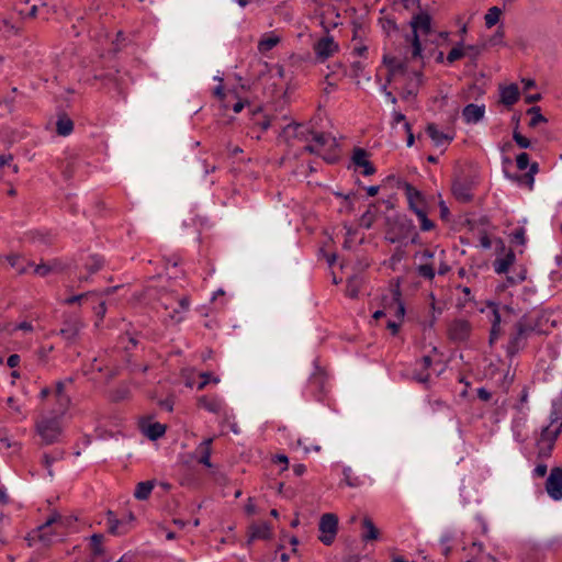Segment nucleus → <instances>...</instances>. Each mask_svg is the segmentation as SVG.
Listing matches in <instances>:
<instances>
[{
  "label": "nucleus",
  "mask_w": 562,
  "mask_h": 562,
  "mask_svg": "<svg viewBox=\"0 0 562 562\" xmlns=\"http://www.w3.org/2000/svg\"><path fill=\"white\" fill-rule=\"evenodd\" d=\"M539 318L531 315H522L513 326L506 345V355L509 358L515 357L520 350L525 349L528 339L533 334H541Z\"/></svg>",
  "instance_id": "obj_1"
},
{
  "label": "nucleus",
  "mask_w": 562,
  "mask_h": 562,
  "mask_svg": "<svg viewBox=\"0 0 562 562\" xmlns=\"http://www.w3.org/2000/svg\"><path fill=\"white\" fill-rule=\"evenodd\" d=\"M412 32L406 35V42L412 45V57H422V43L419 34L428 35L431 32V16L426 12L415 14L409 22Z\"/></svg>",
  "instance_id": "obj_2"
},
{
  "label": "nucleus",
  "mask_w": 562,
  "mask_h": 562,
  "mask_svg": "<svg viewBox=\"0 0 562 562\" xmlns=\"http://www.w3.org/2000/svg\"><path fill=\"white\" fill-rule=\"evenodd\" d=\"M36 432L42 439L43 445H53L58 442L61 436V426L59 417L44 416L36 422Z\"/></svg>",
  "instance_id": "obj_3"
},
{
  "label": "nucleus",
  "mask_w": 562,
  "mask_h": 562,
  "mask_svg": "<svg viewBox=\"0 0 562 562\" xmlns=\"http://www.w3.org/2000/svg\"><path fill=\"white\" fill-rule=\"evenodd\" d=\"M307 134L311 135V139L315 142V145L318 148V156L323 157L324 160L330 164L337 160L338 144L334 136L327 133H317L313 131H307Z\"/></svg>",
  "instance_id": "obj_4"
},
{
  "label": "nucleus",
  "mask_w": 562,
  "mask_h": 562,
  "mask_svg": "<svg viewBox=\"0 0 562 562\" xmlns=\"http://www.w3.org/2000/svg\"><path fill=\"white\" fill-rule=\"evenodd\" d=\"M561 431V425H548L544 428H542L540 437L537 440L538 458L547 459L551 456L555 441Z\"/></svg>",
  "instance_id": "obj_5"
},
{
  "label": "nucleus",
  "mask_w": 562,
  "mask_h": 562,
  "mask_svg": "<svg viewBox=\"0 0 562 562\" xmlns=\"http://www.w3.org/2000/svg\"><path fill=\"white\" fill-rule=\"evenodd\" d=\"M85 327L81 318L76 314H65L58 334L67 344H75Z\"/></svg>",
  "instance_id": "obj_6"
},
{
  "label": "nucleus",
  "mask_w": 562,
  "mask_h": 562,
  "mask_svg": "<svg viewBox=\"0 0 562 562\" xmlns=\"http://www.w3.org/2000/svg\"><path fill=\"white\" fill-rule=\"evenodd\" d=\"M318 528L322 533L318 537L319 541L325 546L331 544L338 529V517L331 513L322 515Z\"/></svg>",
  "instance_id": "obj_7"
},
{
  "label": "nucleus",
  "mask_w": 562,
  "mask_h": 562,
  "mask_svg": "<svg viewBox=\"0 0 562 562\" xmlns=\"http://www.w3.org/2000/svg\"><path fill=\"white\" fill-rule=\"evenodd\" d=\"M471 324L463 318L452 321L448 326V337L452 341L462 342L465 341L471 334Z\"/></svg>",
  "instance_id": "obj_8"
},
{
  "label": "nucleus",
  "mask_w": 562,
  "mask_h": 562,
  "mask_svg": "<svg viewBox=\"0 0 562 562\" xmlns=\"http://www.w3.org/2000/svg\"><path fill=\"white\" fill-rule=\"evenodd\" d=\"M546 491L552 499H562V468L555 467L551 470L546 482Z\"/></svg>",
  "instance_id": "obj_9"
},
{
  "label": "nucleus",
  "mask_w": 562,
  "mask_h": 562,
  "mask_svg": "<svg viewBox=\"0 0 562 562\" xmlns=\"http://www.w3.org/2000/svg\"><path fill=\"white\" fill-rule=\"evenodd\" d=\"M198 405L212 414L227 416V407L217 395H203L199 397Z\"/></svg>",
  "instance_id": "obj_10"
},
{
  "label": "nucleus",
  "mask_w": 562,
  "mask_h": 562,
  "mask_svg": "<svg viewBox=\"0 0 562 562\" xmlns=\"http://www.w3.org/2000/svg\"><path fill=\"white\" fill-rule=\"evenodd\" d=\"M337 50L338 44L334 41L333 36L322 37L314 44V52L322 61L333 56Z\"/></svg>",
  "instance_id": "obj_11"
},
{
  "label": "nucleus",
  "mask_w": 562,
  "mask_h": 562,
  "mask_svg": "<svg viewBox=\"0 0 562 562\" xmlns=\"http://www.w3.org/2000/svg\"><path fill=\"white\" fill-rule=\"evenodd\" d=\"M369 153L360 147H356L352 151L351 160L356 167L362 168L363 176L373 175L376 169L369 160Z\"/></svg>",
  "instance_id": "obj_12"
},
{
  "label": "nucleus",
  "mask_w": 562,
  "mask_h": 562,
  "mask_svg": "<svg viewBox=\"0 0 562 562\" xmlns=\"http://www.w3.org/2000/svg\"><path fill=\"white\" fill-rule=\"evenodd\" d=\"M472 189L473 183L469 179H457L452 184V193L454 198L463 203L470 202L472 200Z\"/></svg>",
  "instance_id": "obj_13"
},
{
  "label": "nucleus",
  "mask_w": 562,
  "mask_h": 562,
  "mask_svg": "<svg viewBox=\"0 0 562 562\" xmlns=\"http://www.w3.org/2000/svg\"><path fill=\"white\" fill-rule=\"evenodd\" d=\"M406 75L408 82L402 92V99L404 100H408L411 97H415L419 87L423 85V74L420 71H413Z\"/></svg>",
  "instance_id": "obj_14"
},
{
  "label": "nucleus",
  "mask_w": 562,
  "mask_h": 562,
  "mask_svg": "<svg viewBox=\"0 0 562 562\" xmlns=\"http://www.w3.org/2000/svg\"><path fill=\"white\" fill-rule=\"evenodd\" d=\"M387 308H390L389 315L394 316L400 322L403 321L405 315V307L401 301V291L398 286H395L391 290V303L387 305Z\"/></svg>",
  "instance_id": "obj_15"
},
{
  "label": "nucleus",
  "mask_w": 562,
  "mask_h": 562,
  "mask_svg": "<svg viewBox=\"0 0 562 562\" xmlns=\"http://www.w3.org/2000/svg\"><path fill=\"white\" fill-rule=\"evenodd\" d=\"M383 63L387 67L386 83L392 82L397 75H406V68L403 61L396 57L384 56Z\"/></svg>",
  "instance_id": "obj_16"
},
{
  "label": "nucleus",
  "mask_w": 562,
  "mask_h": 562,
  "mask_svg": "<svg viewBox=\"0 0 562 562\" xmlns=\"http://www.w3.org/2000/svg\"><path fill=\"white\" fill-rule=\"evenodd\" d=\"M485 114V105H477L474 103H470L464 106L462 111V117L468 124H475L480 122Z\"/></svg>",
  "instance_id": "obj_17"
},
{
  "label": "nucleus",
  "mask_w": 562,
  "mask_h": 562,
  "mask_svg": "<svg viewBox=\"0 0 562 562\" xmlns=\"http://www.w3.org/2000/svg\"><path fill=\"white\" fill-rule=\"evenodd\" d=\"M405 193L407 196L409 209L417 214V211H424V200L422 193L412 184H405Z\"/></svg>",
  "instance_id": "obj_18"
},
{
  "label": "nucleus",
  "mask_w": 562,
  "mask_h": 562,
  "mask_svg": "<svg viewBox=\"0 0 562 562\" xmlns=\"http://www.w3.org/2000/svg\"><path fill=\"white\" fill-rule=\"evenodd\" d=\"M426 132L436 146H441L446 143H450L454 138V133L441 132L434 123L427 125Z\"/></svg>",
  "instance_id": "obj_19"
},
{
  "label": "nucleus",
  "mask_w": 562,
  "mask_h": 562,
  "mask_svg": "<svg viewBox=\"0 0 562 562\" xmlns=\"http://www.w3.org/2000/svg\"><path fill=\"white\" fill-rule=\"evenodd\" d=\"M212 443L213 438H206L195 449V452L199 454L198 462L210 469L213 468L211 463Z\"/></svg>",
  "instance_id": "obj_20"
},
{
  "label": "nucleus",
  "mask_w": 562,
  "mask_h": 562,
  "mask_svg": "<svg viewBox=\"0 0 562 562\" xmlns=\"http://www.w3.org/2000/svg\"><path fill=\"white\" fill-rule=\"evenodd\" d=\"M281 42V37L273 32L265 33L258 42V50L267 54Z\"/></svg>",
  "instance_id": "obj_21"
},
{
  "label": "nucleus",
  "mask_w": 562,
  "mask_h": 562,
  "mask_svg": "<svg viewBox=\"0 0 562 562\" xmlns=\"http://www.w3.org/2000/svg\"><path fill=\"white\" fill-rule=\"evenodd\" d=\"M519 99V89L517 85L512 83L501 89V102L507 106H512Z\"/></svg>",
  "instance_id": "obj_22"
},
{
  "label": "nucleus",
  "mask_w": 562,
  "mask_h": 562,
  "mask_svg": "<svg viewBox=\"0 0 562 562\" xmlns=\"http://www.w3.org/2000/svg\"><path fill=\"white\" fill-rule=\"evenodd\" d=\"M63 269L61 263L57 260H50L47 262H41L34 266V273L38 277H47L50 273L58 272Z\"/></svg>",
  "instance_id": "obj_23"
},
{
  "label": "nucleus",
  "mask_w": 562,
  "mask_h": 562,
  "mask_svg": "<svg viewBox=\"0 0 562 562\" xmlns=\"http://www.w3.org/2000/svg\"><path fill=\"white\" fill-rule=\"evenodd\" d=\"M493 318H492V328L490 334V342L494 344V341L501 336V313L496 306V304H491Z\"/></svg>",
  "instance_id": "obj_24"
},
{
  "label": "nucleus",
  "mask_w": 562,
  "mask_h": 562,
  "mask_svg": "<svg viewBox=\"0 0 562 562\" xmlns=\"http://www.w3.org/2000/svg\"><path fill=\"white\" fill-rule=\"evenodd\" d=\"M514 261H515V254L510 250L503 258H497L494 261L493 267H494L495 272L498 274L506 273L508 271L509 267L514 263Z\"/></svg>",
  "instance_id": "obj_25"
},
{
  "label": "nucleus",
  "mask_w": 562,
  "mask_h": 562,
  "mask_svg": "<svg viewBox=\"0 0 562 562\" xmlns=\"http://www.w3.org/2000/svg\"><path fill=\"white\" fill-rule=\"evenodd\" d=\"M271 537V528L267 522L252 525L250 527V541L255 539H269Z\"/></svg>",
  "instance_id": "obj_26"
},
{
  "label": "nucleus",
  "mask_w": 562,
  "mask_h": 562,
  "mask_svg": "<svg viewBox=\"0 0 562 562\" xmlns=\"http://www.w3.org/2000/svg\"><path fill=\"white\" fill-rule=\"evenodd\" d=\"M362 527L366 529V532L362 535V540L372 541L379 538V530L374 526L373 521L369 517H364L362 520Z\"/></svg>",
  "instance_id": "obj_27"
},
{
  "label": "nucleus",
  "mask_w": 562,
  "mask_h": 562,
  "mask_svg": "<svg viewBox=\"0 0 562 562\" xmlns=\"http://www.w3.org/2000/svg\"><path fill=\"white\" fill-rule=\"evenodd\" d=\"M155 484L151 481L139 482L136 485L134 496L139 501H145L149 497Z\"/></svg>",
  "instance_id": "obj_28"
},
{
  "label": "nucleus",
  "mask_w": 562,
  "mask_h": 562,
  "mask_svg": "<svg viewBox=\"0 0 562 562\" xmlns=\"http://www.w3.org/2000/svg\"><path fill=\"white\" fill-rule=\"evenodd\" d=\"M549 425H555V426L561 425V428H562V397L553 401Z\"/></svg>",
  "instance_id": "obj_29"
},
{
  "label": "nucleus",
  "mask_w": 562,
  "mask_h": 562,
  "mask_svg": "<svg viewBox=\"0 0 562 562\" xmlns=\"http://www.w3.org/2000/svg\"><path fill=\"white\" fill-rule=\"evenodd\" d=\"M378 207L375 203H371L368 210L362 214L360 218V225L370 228L376 218Z\"/></svg>",
  "instance_id": "obj_30"
},
{
  "label": "nucleus",
  "mask_w": 562,
  "mask_h": 562,
  "mask_svg": "<svg viewBox=\"0 0 562 562\" xmlns=\"http://www.w3.org/2000/svg\"><path fill=\"white\" fill-rule=\"evenodd\" d=\"M7 261L20 274L26 273L27 272V267H33L34 266L32 262H27V265L24 266L22 263V258L19 255H16V254H11V255L7 256Z\"/></svg>",
  "instance_id": "obj_31"
},
{
  "label": "nucleus",
  "mask_w": 562,
  "mask_h": 562,
  "mask_svg": "<svg viewBox=\"0 0 562 562\" xmlns=\"http://www.w3.org/2000/svg\"><path fill=\"white\" fill-rule=\"evenodd\" d=\"M72 130H74V123L68 116L64 115L57 120L56 131H57L58 135L67 136L72 132Z\"/></svg>",
  "instance_id": "obj_32"
},
{
  "label": "nucleus",
  "mask_w": 562,
  "mask_h": 562,
  "mask_svg": "<svg viewBox=\"0 0 562 562\" xmlns=\"http://www.w3.org/2000/svg\"><path fill=\"white\" fill-rule=\"evenodd\" d=\"M502 15V10L498 7H492L487 10V13L484 16L485 26L487 29L493 27L499 22Z\"/></svg>",
  "instance_id": "obj_33"
},
{
  "label": "nucleus",
  "mask_w": 562,
  "mask_h": 562,
  "mask_svg": "<svg viewBox=\"0 0 562 562\" xmlns=\"http://www.w3.org/2000/svg\"><path fill=\"white\" fill-rule=\"evenodd\" d=\"M103 265H104L103 257H101L99 255H92L88 258L85 266L89 272V276H91V274L98 272L103 267Z\"/></svg>",
  "instance_id": "obj_34"
},
{
  "label": "nucleus",
  "mask_w": 562,
  "mask_h": 562,
  "mask_svg": "<svg viewBox=\"0 0 562 562\" xmlns=\"http://www.w3.org/2000/svg\"><path fill=\"white\" fill-rule=\"evenodd\" d=\"M165 432H166V426H164L162 424H159V423L149 425L145 430V435L150 440H157L158 438L162 437Z\"/></svg>",
  "instance_id": "obj_35"
},
{
  "label": "nucleus",
  "mask_w": 562,
  "mask_h": 562,
  "mask_svg": "<svg viewBox=\"0 0 562 562\" xmlns=\"http://www.w3.org/2000/svg\"><path fill=\"white\" fill-rule=\"evenodd\" d=\"M55 400L57 402V407L54 409V414H55V416L60 417L68 409V407L70 405V398L67 394H61V395L55 396Z\"/></svg>",
  "instance_id": "obj_36"
},
{
  "label": "nucleus",
  "mask_w": 562,
  "mask_h": 562,
  "mask_svg": "<svg viewBox=\"0 0 562 562\" xmlns=\"http://www.w3.org/2000/svg\"><path fill=\"white\" fill-rule=\"evenodd\" d=\"M178 307L173 308V312L169 314L170 318L175 322H181L182 321V313L189 308V300L188 297H181L178 301Z\"/></svg>",
  "instance_id": "obj_37"
},
{
  "label": "nucleus",
  "mask_w": 562,
  "mask_h": 562,
  "mask_svg": "<svg viewBox=\"0 0 562 562\" xmlns=\"http://www.w3.org/2000/svg\"><path fill=\"white\" fill-rule=\"evenodd\" d=\"M104 536L101 533H93L90 538V546L94 557H99L103 553V543Z\"/></svg>",
  "instance_id": "obj_38"
},
{
  "label": "nucleus",
  "mask_w": 562,
  "mask_h": 562,
  "mask_svg": "<svg viewBox=\"0 0 562 562\" xmlns=\"http://www.w3.org/2000/svg\"><path fill=\"white\" fill-rule=\"evenodd\" d=\"M325 381H326L325 371L323 369H321L319 367H316L314 373L310 378V383L312 385H315L317 389L322 390Z\"/></svg>",
  "instance_id": "obj_39"
},
{
  "label": "nucleus",
  "mask_w": 562,
  "mask_h": 562,
  "mask_svg": "<svg viewBox=\"0 0 562 562\" xmlns=\"http://www.w3.org/2000/svg\"><path fill=\"white\" fill-rule=\"evenodd\" d=\"M344 482L350 487H359L362 485V481L359 476L353 475L350 468H345L342 471Z\"/></svg>",
  "instance_id": "obj_40"
},
{
  "label": "nucleus",
  "mask_w": 562,
  "mask_h": 562,
  "mask_svg": "<svg viewBox=\"0 0 562 562\" xmlns=\"http://www.w3.org/2000/svg\"><path fill=\"white\" fill-rule=\"evenodd\" d=\"M429 378H430V374L429 372L426 370H423L422 368L417 367L413 370L412 372V375H411V379L418 382V383H422V384H427L428 381H429Z\"/></svg>",
  "instance_id": "obj_41"
},
{
  "label": "nucleus",
  "mask_w": 562,
  "mask_h": 562,
  "mask_svg": "<svg viewBox=\"0 0 562 562\" xmlns=\"http://www.w3.org/2000/svg\"><path fill=\"white\" fill-rule=\"evenodd\" d=\"M119 345L125 351H130L132 348H135L137 346V339L130 334H125V335L120 336Z\"/></svg>",
  "instance_id": "obj_42"
},
{
  "label": "nucleus",
  "mask_w": 562,
  "mask_h": 562,
  "mask_svg": "<svg viewBox=\"0 0 562 562\" xmlns=\"http://www.w3.org/2000/svg\"><path fill=\"white\" fill-rule=\"evenodd\" d=\"M417 217L420 222V229L424 231V232H429L431 231L434 227H435V223L432 221H430L428 217H427V213L426 211H417Z\"/></svg>",
  "instance_id": "obj_43"
},
{
  "label": "nucleus",
  "mask_w": 562,
  "mask_h": 562,
  "mask_svg": "<svg viewBox=\"0 0 562 562\" xmlns=\"http://www.w3.org/2000/svg\"><path fill=\"white\" fill-rule=\"evenodd\" d=\"M121 521L114 517V514L112 512L108 513V529L109 532L112 535H121L122 531H120Z\"/></svg>",
  "instance_id": "obj_44"
},
{
  "label": "nucleus",
  "mask_w": 562,
  "mask_h": 562,
  "mask_svg": "<svg viewBox=\"0 0 562 562\" xmlns=\"http://www.w3.org/2000/svg\"><path fill=\"white\" fill-rule=\"evenodd\" d=\"M417 272L420 277L432 280L435 278V269L430 263H423L417 267Z\"/></svg>",
  "instance_id": "obj_45"
},
{
  "label": "nucleus",
  "mask_w": 562,
  "mask_h": 562,
  "mask_svg": "<svg viewBox=\"0 0 562 562\" xmlns=\"http://www.w3.org/2000/svg\"><path fill=\"white\" fill-rule=\"evenodd\" d=\"M465 56V49L461 45L453 47L447 55V61L452 64Z\"/></svg>",
  "instance_id": "obj_46"
},
{
  "label": "nucleus",
  "mask_w": 562,
  "mask_h": 562,
  "mask_svg": "<svg viewBox=\"0 0 562 562\" xmlns=\"http://www.w3.org/2000/svg\"><path fill=\"white\" fill-rule=\"evenodd\" d=\"M94 296L93 292H86L77 295L69 296L64 300V304L66 305H72L75 303H81L83 300H87L88 297Z\"/></svg>",
  "instance_id": "obj_47"
},
{
  "label": "nucleus",
  "mask_w": 562,
  "mask_h": 562,
  "mask_svg": "<svg viewBox=\"0 0 562 562\" xmlns=\"http://www.w3.org/2000/svg\"><path fill=\"white\" fill-rule=\"evenodd\" d=\"M213 93H214V95L216 98H218L222 101L224 108H228L229 106V100L228 99L231 97H233L234 93H225L222 86H217L214 89Z\"/></svg>",
  "instance_id": "obj_48"
},
{
  "label": "nucleus",
  "mask_w": 562,
  "mask_h": 562,
  "mask_svg": "<svg viewBox=\"0 0 562 562\" xmlns=\"http://www.w3.org/2000/svg\"><path fill=\"white\" fill-rule=\"evenodd\" d=\"M513 138L520 148H529L531 146V142L521 135L517 127L513 132Z\"/></svg>",
  "instance_id": "obj_49"
},
{
  "label": "nucleus",
  "mask_w": 562,
  "mask_h": 562,
  "mask_svg": "<svg viewBox=\"0 0 562 562\" xmlns=\"http://www.w3.org/2000/svg\"><path fill=\"white\" fill-rule=\"evenodd\" d=\"M211 475H212L213 480H214L217 484H220V485H224V484H226V483H227V477H226L225 473H224V472H222V471H221L220 469H217V468H214V467H213V468L211 469Z\"/></svg>",
  "instance_id": "obj_50"
},
{
  "label": "nucleus",
  "mask_w": 562,
  "mask_h": 562,
  "mask_svg": "<svg viewBox=\"0 0 562 562\" xmlns=\"http://www.w3.org/2000/svg\"><path fill=\"white\" fill-rule=\"evenodd\" d=\"M357 282V279L356 278H350L348 280V283H347V288H346V294L351 297V299H355L358 296V286L356 284Z\"/></svg>",
  "instance_id": "obj_51"
},
{
  "label": "nucleus",
  "mask_w": 562,
  "mask_h": 562,
  "mask_svg": "<svg viewBox=\"0 0 562 562\" xmlns=\"http://www.w3.org/2000/svg\"><path fill=\"white\" fill-rule=\"evenodd\" d=\"M516 165L519 170H525L529 166V155L521 153L516 157Z\"/></svg>",
  "instance_id": "obj_52"
},
{
  "label": "nucleus",
  "mask_w": 562,
  "mask_h": 562,
  "mask_svg": "<svg viewBox=\"0 0 562 562\" xmlns=\"http://www.w3.org/2000/svg\"><path fill=\"white\" fill-rule=\"evenodd\" d=\"M200 383L198 385V390H202L204 389L211 381H213L214 383H218V378H213L212 379V375L211 373H201L200 374Z\"/></svg>",
  "instance_id": "obj_53"
},
{
  "label": "nucleus",
  "mask_w": 562,
  "mask_h": 562,
  "mask_svg": "<svg viewBox=\"0 0 562 562\" xmlns=\"http://www.w3.org/2000/svg\"><path fill=\"white\" fill-rule=\"evenodd\" d=\"M432 363V360L429 356H424L423 358H420L419 360L416 361V366L422 368L423 370H427L430 368Z\"/></svg>",
  "instance_id": "obj_54"
},
{
  "label": "nucleus",
  "mask_w": 562,
  "mask_h": 562,
  "mask_svg": "<svg viewBox=\"0 0 562 562\" xmlns=\"http://www.w3.org/2000/svg\"><path fill=\"white\" fill-rule=\"evenodd\" d=\"M18 12L23 18H35L37 14V5L33 4L29 11H25L23 9H18Z\"/></svg>",
  "instance_id": "obj_55"
},
{
  "label": "nucleus",
  "mask_w": 562,
  "mask_h": 562,
  "mask_svg": "<svg viewBox=\"0 0 562 562\" xmlns=\"http://www.w3.org/2000/svg\"><path fill=\"white\" fill-rule=\"evenodd\" d=\"M55 460L56 459L49 456L48 453L43 454V465L48 470L49 475H53L50 468Z\"/></svg>",
  "instance_id": "obj_56"
},
{
  "label": "nucleus",
  "mask_w": 562,
  "mask_h": 562,
  "mask_svg": "<svg viewBox=\"0 0 562 562\" xmlns=\"http://www.w3.org/2000/svg\"><path fill=\"white\" fill-rule=\"evenodd\" d=\"M504 37L503 30L498 29L496 33L491 37L490 43L493 45L501 44Z\"/></svg>",
  "instance_id": "obj_57"
},
{
  "label": "nucleus",
  "mask_w": 562,
  "mask_h": 562,
  "mask_svg": "<svg viewBox=\"0 0 562 562\" xmlns=\"http://www.w3.org/2000/svg\"><path fill=\"white\" fill-rule=\"evenodd\" d=\"M2 24L5 27V30L11 34L18 35L20 33L19 29H16L9 20L3 19Z\"/></svg>",
  "instance_id": "obj_58"
},
{
  "label": "nucleus",
  "mask_w": 562,
  "mask_h": 562,
  "mask_svg": "<svg viewBox=\"0 0 562 562\" xmlns=\"http://www.w3.org/2000/svg\"><path fill=\"white\" fill-rule=\"evenodd\" d=\"M401 323L398 319L397 321H387V325L386 327L391 330V333L393 335H396L398 329H400V326H401Z\"/></svg>",
  "instance_id": "obj_59"
},
{
  "label": "nucleus",
  "mask_w": 562,
  "mask_h": 562,
  "mask_svg": "<svg viewBox=\"0 0 562 562\" xmlns=\"http://www.w3.org/2000/svg\"><path fill=\"white\" fill-rule=\"evenodd\" d=\"M529 170L526 175L522 176V178H531V177H535V175L538 172L539 170V165L538 162H532V164H529Z\"/></svg>",
  "instance_id": "obj_60"
},
{
  "label": "nucleus",
  "mask_w": 562,
  "mask_h": 562,
  "mask_svg": "<svg viewBox=\"0 0 562 562\" xmlns=\"http://www.w3.org/2000/svg\"><path fill=\"white\" fill-rule=\"evenodd\" d=\"M477 396L480 400L487 402L491 400L492 394L484 387L477 389Z\"/></svg>",
  "instance_id": "obj_61"
},
{
  "label": "nucleus",
  "mask_w": 562,
  "mask_h": 562,
  "mask_svg": "<svg viewBox=\"0 0 562 562\" xmlns=\"http://www.w3.org/2000/svg\"><path fill=\"white\" fill-rule=\"evenodd\" d=\"M547 122V119L542 114H537L531 117L529 122L530 127H536L539 123Z\"/></svg>",
  "instance_id": "obj_62"
},
{
  "label": "nucleus",
  "mask_w": 562,
  "mask_h": 562,
  "mask_svg": "<svg viewBox=\"0 0 562 562\" xmlns=\"http://www.w3.org/2000/svg\"><path fill=\"white\" fill-rule=\"evenodd\" d=\"M273 461H274L276 463H282V464H284V467L282 468V471L288 470V467H289V459H288V457H286V456H284V454H278V456H276V457H274Z\"/></svg>",
  "instance_id": "obj_63"
},
{
  "label": "nucleus",
  "mask_w": 562,
  "mask_h": 562,
  "mask_svg": "<svg viewBox=\"0 0 562 562\" xmlns=\"http://www.w3.org/2000/svg\"><path fill=\"white\" fill-rule=\"evenodd\" d=\"M547 470H548V468L546 464H538L535 468L533 473L538 477H543L547 474Z\"/></svg>",
  "instance_id": "obj_64"
}]
</instances>
